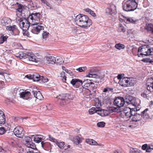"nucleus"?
Masks as SVG:
<instances>
[{"mask_svg":"<svg viewBox=\"0 0 153 153\" xmlns=\"http://www.w3.org/2000/svg\"><path fill=\"white\" fill-rule=\"evenodd\" d=\"M144 43H145L146 44H148V45H146V44H144L143 45H142V48H143V49H146V48H147V49H149L150 47L149 45V43H150V42L149 41V40H148L147 41V42H144Z\"/></svg>","mask_w":153,"mask_h":153,"instance_id":"nucleus-48","label":"nucleus"},{"mask_svg":"<svg viewBox=\"0 0 153 153\" xmlns=\"http://www.w3.org/2000/svg\"><path fill=\"white\" fill-rule=\"evenodd\" d=\"M46 59L48 63L52 64L55 63V58L53 56H47L46 57Z\"/></svg>","mask_w":153,"mask_h":153,"instance_id":"nucleus-23","label":"nucleus"},{"mask_svg":"<svg viewBox=\"0 0 153 153\" xmlns=\"http://www.w3.org/2000/svg\"><path fill=\"white\" fill-rule=\"evenodd\" d=\"M40 75L36 73H33V80L34 81H38L39 80Z\"/></svg>","mask_w":153,"mask_h":153,"instance_id":"nucleus-31","label":"nucleus"},{"mask_svg":"<svg viewBox=\"0 0 153 153\" xmlns=\"http://www.w3.org/2000/svg\"><path fill=\"white\" fill-rule=\"evenodd\" d=\"M39 23L38 24L31 23V25H30V28L32 33L34 34H38L41 30L44 29V27L39 25Z\"/></svg>","mask_w":153,"mask_h":153,"instance_id":"nucleus-6","label":"nucleus"},{"mask_svg":"<svg viewBox=\"0 0 153 153\" xmlns=\"http://www.w3.org/2000/svg\"><path fill=\"white\" fill-rule=\"evenodd\" d=\"M113 91V89L108 87H107L105 88H104L102 91L103 92H107L108 93H109L110 92H112Z\"/></svg>","mask_w":153,"mask_h":153,"instance_id":"nucleus-37","label":"nucleus"},{"mask_svg":"<svg viewBox=\"0 0 153 153\" xmlns=\"http://www.w3.org/2000/svg\"><path fill=\"white\" fill-rule=\"evenodd\" d=\"M126 29L122 24H120L119 25V27L118 29V31L119 32H125L126 31Z\"/></svg>","mask_w":153,"mask_h":153,"instance_id":"nucleus-40","label":"nucleus"},{"mask_svg":"<svg viewBox=\"0 0 153 153\" xmlns=\"http://www.w3.org/2000/svg\"><path fill=\"white\" fill-rule=\"evenodd\" d=\"M86 76L89 77H91L92 78H96L100 77L98 75L96 74H89L87 75H86Z\"/></svg>","mask_w":153,"mask_h":153,"instance_id":"nucleus-49","label":"nucleus"},{"mask_svg":"<svg viewBox=\"0 0 153 153\" xmlns=\"http://www.w3.org/2000/svg\"><path fill=\"white\" fill-rule=\"evenodd\" d=\"M2 77L4 78L7 82H10L12 81V79H11L8 76L6 75L4 76V74L2 76Z\"/></svg>","mask_w":153,"mask_h":153,"instance_id":"nucleus-55","label":"nucleus"},{"mask_svg":"<svg viewBox=\"0 0 153 153\" xmlns=\"http://www.w3.org/2000/svg\"><path fill=\"white\" fill-rule=\"evenodd\" d=\"M13 6L15 8L16 11L20 13H22V11L25 9V6L18 2L13 5Z\"/></svg>","mask_w":153,"mask_h":153,"instance_id":"nucleus-13","label":"nucleus"},{"mask_svg":"<svg viewBox=\"0 0 153 153\" xmlns=\"http://www.w3.org/2000/svg\"><path fill=\"white\" fill-rule=\"evenodd\" d=\"M48 80V78L45 76H40V79L39 81H41L43 83L47 82Z\"/></svg>","mask_w":153,"mask_h":153,"instance_id":"nucleus-47","label":"nucleus"},{"mask_svg":"<svg viewBox=\"0 0 153 153\" xmlns=\"http://www.w3.org/2000/svg\"><path fill=\"white\" fill-rule=\"evenodd\" d=\"M11 22V20L8 18H5L2 19L1 23L4 25H7L10 24Z\"/></svg>","mask_w":153,"mask_h":153,"instance_id":"nucleus-26","label":"nucleus"},{"mask_svg":"<svg viewBox=\"0 0 153 153\" xmlns=\"http://www.w3.org/2000/svg\"><path fill=\"white\" fill-rule=\"evenodd\" d=\"M40 17V13H36L30 14L29 16L27 18L28 19V20L30 21L31 23L38 24L39 23Z\"/></svg>","mask_w":153,"mask_h":153,"instance_id":"nucleus-4","label":"nucleus"},{"mask_svg":"<svg viewBox=\"0 0 153 153\" xmlns=\"http://www.w3.org/2000/svg\"><path fill=\"white\" fill-rule=\"evenodd\" d=\"M133 31H132L131 30H129L128 31V34L129 35V36H131V37H132L134 36L133 35Z\"/></svg>","mask_w":153,"mask_h":153,"instance_id":"nucleus-62","label":"nucleus"},{"mask_svg":"<svg viewBox=\"0 0 153 153\" xmlns=\"http://www.w3.org/2000/svg\"><path fill=\"white\" fill-rule=\"evenodd\" d=\"M95 105L96 108H99L101 105V102L99 100H98L96 102Z\"/></svg>","mask_w":153,"mask_h":153,"instance_id":"nucleus-57","label":"nucleus"},{"mask_svg":"<svg viewBox=\"0 0 153 153\" xmlns=\"http://www.w3.org/2000/svg\"><path fill=\"white\" fill-rule=\"evenodd\" d=\"M60 74L62 82H65L66 80V77L65 75V72L62 71L61 73Z\"/></svg>","mask_w":153,"mask_h":153,"instance_id":"nucleus-42","label":"nucleus"},{"mask_svg":"<svg viewBox=\"0 0 153 153\" xmlns=\"http://www.w3.org/2000/svg\"><path fill=\"white\" fill-rule=\"evenodd\" d=\"M124 78L125 79L126 82L127 84V87L133 85L134 83L133 82H131L132 81V80H131L130 78L124 77Z\"/></svg>","mask_w":153,"mask_h":153,"instance_id":"nucleus-32","label":"nucleus"},{"mask_svg":"<svg viewBox=\"0 0 153 153\" xmlns=\"http://www.w3.org/2000/svg\"><path fill=\"white\" fill-rule=\"evenodd\" d=\"M106 13L110 14H112L114 13L116 11V7L114 5H112L111 6L110 8H107L105 9Z\"/></svg>","mask_w":153,"mask_h":153,"instance_id":"nucleus-16","label":"nucleus"},{"mask_svg":"<svg viewBox=\"0 0 153 153\" xmlns=\"http://www.w3.org/2000/svg\"><path fill=\"white\" fill-rule=\"evenodd\" d=\"M134 0H125L122 3L123 9L126 11H134Z\"/></svg>","mask_w":153,"mask_h":153,"instance_id":"nucleus-3","label":"nucleus"},{"mask_svg":"<svg viewBox=\"0 0 153 153\" xmlns=\"http://www.w3.org/2000/svg\"><path fill=\"white\" fill-rule=\"evenodd\" d=\"M29 145H30L29 146H27V147L30 148L34 150L37 149L36 145L32 142L29 144Z\"/></svg>","mask_w":153,"mask_h":153,"instance_id":"nucleus-54","label":"nucleus"},{"mask_svg":"<svg viewBox=\"0 0 153 153\" xmlns=\"http://www.w3.org/2000/svg\"><path fill=\"white\" fill-rule=\"evenodd\" d=\"M125 102L124 99L120 97H116L114 101V104L119 108L123 106Z\"/></svg>","mask_w":153,"mask_h":153,"instance_id":"nucleus-9","label":"nucleus"},{"mask_svg":"<svg viewBox=\"0 0 153 153\" xmlns=\"http://www.w3.org/2000/svg\"><path fill=\"white\" fill-rule=\"evenodd\" d=\"M98 108H95V107H92L89 110V113L90 114H92L95 113L97 114L98 111Z\"/></svg>","mask_w":153,"mask_h":153,"instance_id":"nucleus-38","label":"nucleus"},{"mask_svg":"<svg viewBox=\"0 0 153 153\" xmlns=\"http://www.w3.org/2000/svg\"><path fill=\"white\" fill-rule=\"evenodd\" d=\"M151 59L149 58L146 57L143 58L141 60V61L144 63H150V62H151Z\"/></svg>","mask_w":153,"mask_h":153,"instance_id":"nucleus-50","label":"nucleus"},{"mask_svg":"<svg viewBox=\"0 0 153 153\" xmlns=\"http://www.w3.org/2000/svg\"><path fill=\"white\" fill-rule=\"evenodd\" d=\"M87 69V67L85 66L80 67L76 69V70L78 71L79 72H82L85 71V70Z\"/></svg>","mask_w":153,"mask_h":153,"instance_id":"nucleus-52","label":"nucleus"},{"mask_svg":"<svg viewBox=\"0 0 153 153\" xmlns=\"http://www.w3.org/2000/svg\"><path fill=\"white\" fill-rule=\"evenodd\" d=\"M145 28L150 33L153 34V24L152 23L146 24Z\"/></svg>","mask_w":153,"mask_h":153,"instance_id":"nucleus-25","label":"nucleus"},{"mask_svg":"<svg viewBox=\"0 0 153 153\" xmlns=\"http://www.w3.org/2000/svg\"><path fill=\"white\" fill-rule=\"evenodd\" d=\"M83 82L78 79H73L71 81V83L76 88H78L79 86L82 85Z\"/></svg>","mask_w":153,"mask_h":153,"instance_id":"nucleus-12","label":"nucleus"},{"mask_svg":"<svg viewBox=\"0 0 153 153\" xmlns=\"http://www.w3.org/2000/svg\"><path fill=\"white\" fill-rule=\"evenodd\" d=\"M5 121V117L4 114L0 115V124H4Z\"/></svg>","mask_w":153,"mask_h":153,"instance_id":"nucleus-45","label":"nucleus"},{"mask_svg":"<svg viewBox=\"0 0 153 153\" xmlns=\"http://www.w3.org/2000/svg\"><path fill=\"white\" fill-rule=\"evenodd\" d=\"M88 80H86L85 81H83V82L84 83L85 85H84V87L85 88L87 87L88 88L89 87H91L92 88H97V86L95 85H93V82H88Z\"/></svg>","mask_w":153,"mask_h":153,"instance_id":"nucleus-21","label":"nucleus"},{"mask_svg":"<svg viewBox=\"0 0 153 153\" xmlns=\"http://www.w3.org/2000/svg\"><path fill=\"white\" fill-rule=\"evenodd\" d=\"M6 29L10 31L11 34L13 35L16 36L19 32L17 27L15 25L7 26Z\"/></svg>","mask_w":153,"mask_h":153,"instance_id":"nucleus-10","label":"nucleus"},{"mask_svg":"<svg viewBox=\"0 0 153 153\" xmlns=\"http://www.w3.org/2000/svg\"><path fill=\"white\" fill-rule=\"evenodd\" d=\"M145 114L143 115V113H141V114H137L139 116V119H141V118H146L147 119H151L150 117L149 114L147 113H145Z\"/></svg>","mask_w":153,"mask_h":153,"instance_id":"nucleus-28","label":"nucleus"},{"mask_svg":"<svg viewBox=\"0 0 153 153\" xmlns=\"http://www.w3.org/2000/svg\"><path fill=\"white\" fill-rule=\"evenodd\" d=\"M115 47L117 49L120 50L121 49L124 48L125 46L123 44L119 43L115 45Z\"/></svg>","mask_w":153,"mask_h":153,"instance_id":"nucleus-41","label":"nucleus"},{"mask_svg":"<svg viewBox=\"0 0 153 153\" xmlns=\"http://www.w3.org/2000/svg\"><path fill=\"white\" fill-rule=\"evenodd\" d=\"M64 71L70 76H72L73 75V73L70 70L68 69H64Z\"/></svg>","mask_w":153,"mask_h":153,"instance_id":"nucleus-63","label":"nucleus"},{"mask_svg":"<svg viewBox=\"0 0 153 153\" xmlns=\"http://www.w3.org/2000/svg\"><path fill=\"white\" fill-rule=\"evenodd\" d=\"M127 109H129V111L125 112V116L127 118H130L131 116H134L132 114V111H134V108H127Z\"/></svg>","mask_w":153,"mask_h":153,"instance_id":"nucleus-22","label":"nucleus"},{"mask_svg":"<svg viewBox=\"0 0 153 153\" xmlns=\"http://www.w3.org/2000/svg\"><path fill=\"white\" fill-rule=\"evenodd\" d=\"M20 25L22 26L23 27V30L24 31H27L29 27L30 28L31 22L30 20H28V19L27 17H24L20 19Z\"/></svg>","mask_w":153,"mask_h":153,"instance_id":"nucleus-5","label":"nucleus"},{"mask_svg":"<svg viewBox=\"0 0 153 153\" xmlns=\"http://www.w3.org/2000/svg\"><path fill=\"white\" fill-rule=\"evenodd\" d=\"M97 114L103 117L108 116L109 114V112L108 110L98 108Z\"/></svg>","mask_w":153,"mask_h":153,"instance_id":"nucleus-15","label":"nucleus"},{"mask_svg":"<svg viewBox=\"0 0 153 153\" xmlns=\"http://www.w3.org/2000/svg\"><path fill=\"white\" fill-rule=\"evenodd\" d=\"M100 78L99 77L96 78H92V79L89 80V81H92L91 82H93L92 85H94V82L98 83L100 81Z\"/></svg>","mask_w":153,"mask_h":153,"instance_id":"nucleus-46","label":"nucleus"},{"mask_svg":"<svg viewBox=\"0 0 153 153\" xmlns=\"http://www.w3.org/2000/svg\"><path fill=\"white\" fill-rule=\"evenodd\" d=\"M142 149L143 150L146 151L147 153H150L152 151L151 147H150V144L147 143L143 144L141 146Z\"/></svg>","mask_w":153,"mask_h":153,"instance_id":"nucleus-17","label":"nucleus"},{"mask_svg":"<svg viewBox=\"0 0 153 153\" xmlns=\"http://www.w3.org/2000/svg\"><path fill=\"white\" fill-rule=\"evenodd\" d=\"M73 141L75 144H78L80 142V138L78 137H75L73 138Z\"/></svg>","mask_w":153,"mask_h":153,"instance_id":"nucleus-44","label":"nucleus"},{"mask_svg":"<svg viewBox=\"0 0 153 153\" xmlns=\"http://www.w3.org/2000/svg\"><path fill=\"white\" fill-rule=\"evenodd\" d=\"M69 95L68 94H61L59 95L57 98L58 99L62 100V99H68Z\"/></svg>","mask_w":153,"mask_h":153,"instance_id":"nucleus-29","label":"nucleus"},{"mask_svg":"<svg viewBox=\"0 0 153 153\" xmlns=\"http://www.w3.org/2000/svg\"><path fill=\"white\" fill-rule=\"evenodd\" d=\"M148 52L150 54V56L152 54H153V47L152 48L150 47L149 49H148L146 51V53H148Z\"/></svg>","mask_w":153,"mask_h":153,"instance_id":"nucleus-58","label":"nucleus"},{"mask_svg":"<svg viewBox=\"0 0 153 153\" xmlns=\"http://www.w3.org/2000/svg\"><path fill=\"white\" fill-rule=\"evenodd\" d=\"M123 17L124 18L123 19L124 22L126 23H133L134 22V20L133 19V18H131L128 17H125L123 16Z\"/></svg>","mask_w":153,"mask_h":153,"instance_id":"nucleus-30","label":"nucleus"},{"mask_svg":"<svg viewBox=\"0 0 153 153\" xmlns=\"http://www.w3.org/2000/svg\"><path fill=\"white\" fill-rule=\"evenodd\" d=\"M32 93L33 94L34 97L39 100H42L43 97L39 91H36L33 90L32 91Z\"/></svg>","mask_w":153,"mask_h":153,"instance_id":"nucleus-18","label":"nucleus"},{"mask_svg":"<svg viewBox=\"0 0 153 153\" xmlns=\"http://www.w3.org/2000/svg\"><path fill=\"white\" fill-rule=\"evenodd\" d=\"M125 102L127 103L131 104L134 106V98L131 97L127 96L124 100Z\"/></svg>","mask_w":153,"mask_h":153,"instance_id":"nucleus-24","label":"nucleus"},{"mask_svg":"<svg viewBox=\"0 0 153 153\" xmlns=\"http://www.w3.org/2000/svg\"><path fill=\"white\" fill-rule=\"evenodd\" d=\"M80 93L82 94L83 95L88 96L90 91V90L82 86L79 89Z\"/></svg>","mask_w":153,"mask_h":153,"instance_id":"nucleus-20","label":"nucleus"},{"mask_svg":"<svg viewBox=\"0 0 153 153\" xmlns=\"http://www.w3.org/2000/svg\"><path fill=\"white\" fill-rule=\"evenodd\" d=\"M55 63L60 65L64 62V61L63 60L62 58L59 56H56L55 58Z\"/></svg>","mask_w":153,"mask_h":153,"instance_id":"nucleus-34","label":"nucleus"},{"mask_svg":"<svg viewBox=\"0 0 153 153\" xmlns=\"http://www.w3.org/2000/svg\"><path fill=\"white\" fill-rule=\"evenodd\" d=\"M134 153H142V151L138 149L134 148Z\"/></svg>","mask_w":153,"mask_h":153,"instance_id":"nucleus-64","label":"nucleus"},{"mask_svg":"<svg viewBox=\"0 0 153 153\" xmlns=\"http://www.w3.org/2000/svg\"><path fill=\"white\" fill-rule=\"evenodd\" d=\"M125 80V79L124 77L123 79L120 80L119 83L120 85L124 87H127V84L126 83Z\"/></svg>","mask_w":153,"mask_h":153,"instance_id":"nucleus-36","label":"nucleus"},{"mask_svg":"<svg viewBox=\"0 0 153 153\" xmlns=\"http://www.w3.org/2000/svg\"><path fill=\"white\" fill-rule=\"evenodd\" d=\"M147 89L151 93L153 92V78H151L147 79L146 81Z\"/></svg>","mask_w":153,"mask_h":153,"instance_id":"nucleus-11","label":"nucleus"},{"mask_svg":"<svg viewBox=\"0 0 153 153\" xmlns=\"http://www.w3.org/2000/svg\"><path fill=\"white\" fill-rule=\"evenodd\" d=\"M16 56L19 58L20 59H27L29 61L35 62L36 60L35 56L33 54H31L30 53H26L20 52L16 54Z\"/></svg>","mask_w":153,"mask_h":153,"instance_id":"nucleus-2","label":"nucleus"},{"mask_svg":"<svg viewBox=\"0 0 153 153\" xmlns=\"http://www.w3.org/2000/svg\"><path fill=\"white\" fill-rule=\"evenodd\" d=\"M5 128L4 127H0V134L2 135L4 134L6 131Z\"/></svg>","mask_w":153,"mask_h":153,"instance_id":"nucleus-56","label":"nucleus"},{"mask_svg":"<svg viewBox=\"0 0 153 153\" xmlns=\"http://www.w3.org/2000/svg\"><path fill=\"white\" fill-rule=\"evenodd\" d=\"M105 123L103 121L98 122L97 123V126L99 127L103 128L105 126Z\"/></svg>","mask_w":153,"mask_h":153,"instance_id":"nucleus-53","label":"nucleus"},{"mask_svg":"<svg viewBox=\"0 0 153 153\" xmlns=\"http://www.w3.org/2000/svg\"><path fill=\"white\" fill-rule=\"evenodd\" d=\"M49 137L50 139L53 142H54L55 143L57 142V140L52 137L51 135H49Z\"/></svg>","mask_w":153,"mask_h":153,"instance_id":"nucleus-60","label":"nucleus"},{"mask_svg":"<svg viewBox=\"0 0 153 153\" xmlns=\"http://www.w3.org/2000/svg\"><path fill=\"white\" fill-rule=\"evenodd\" d=\"M85 11L88 13L89 14L92 16H93L94 17L96 16L95 13L93 11L91 10L89 8H86L84 10Z\"/></svg>","mask_w":153,"mask_h":153,"instance_id":"nucleus-43","label":"nucleus"},{"mask_svg":"<svg viewBox=\"0 0 153 153\" xmlns=\"http://www.w3.org/2000/svg\"><path fill=\"white\" fill-rule=\"evenodd\" d=\"M140 103H137L136 100V97H134V122H137L140 120L141 119H139V116L137 114H141L138 113L137 111H139L141 108V106L140 105V100H139Z\"/></svg>","mask_w":153,"mask_h":153,"instance_id":"nucleus-7","label":"nucleus"},{"mask_svg":"<svg viewBox=\"0 0 153 153\" xmlns=\"http://www.w3.org/2000/svg\"><path fill=\"white\" fill-rule=\"evenodd\" d=\"M74 21L76 25L85 29L88 28L92 23L91 20L87 16L81 14L77 15Z\"/></svg>","mask_w":153,"mask_h":153,"instance_id":"nucleus-1","label":"nucleus"},{"mask_svg":"<svg viewBox=\"0 0 153 153\" xmlns=\"http://www.w3.org/2000/svg\"><path fill=\"white\" fill-rule=\"evenodd\" d=\"M41 146L44 149H46V150H48L51 147L50 144L48 142H44V141L41 142Z\"/></svg>","mask_w":153,"mask_h":153,"instance_id":"nucleus-27","label":"nucleus"},{"mask_svg":"<svg viewBox=\"0 0 153 153\" xmlns=\"http://www.w3.org/2000/svg\"><path fill=\"white\" fill-rule=\"evenodd\" d=\"M13 132L16 137L22 138H23L25 133L23 128L19 126L16 127L14 129Z\"/></svg>","mask_w":153,"mask_h":153,"instance_id":"nucleus-8","label":"nucleus"},{"mask_svg":"<svg viewBox=\"0 0 153 153\" xmlns=\"http://www.w3.org/2000/svg\"><path fill=\"white\" fill-rule=\"evenodd\" d=\"M44 136L42 135H36L34 137L33 140L36 143H39L42 142V140L43 139Z\"/></svg>","mask_w":153,"mask_h":153,"instance_id":"nucleus-19","label":"nucleus"},{"mask_svg":"<svg viewBox=\"0 0 153 153\" xmlns=\"http://www.w3.org/2000/svg\"><path fill=\"white\" fill-rule=\"evenodd\" d=\"M49 33L46 32H44L42 33V36L43 39H46L48 36Z\"/></svg>","mask_w":153,"mask_h":153,"instance_id":"nucleus-59","label":"nucleus"},{"mask_svg":"<svg viewBox=\"0 0 153 153\" xmlns=\"http://www.w3.org/2000/svg\"><path fill=\"white\" fill-rule=\"evenodd\" d=\"M56 144L61 149H62L65 145V143L63 142H59L57 141Z\"/></svg>","mask_w":153,"mask_h":153,"instance_id":"nucleus-51","label":"nucleus"},{"mask_svg":"<svg viewBox=\"0 0 153 153\" xmlns=\"http://www.w3.org/2000/svg\"><path fill=\"white\" fill-rule=\"evenodd\" d=\"M7 37L8 36H4L3 34L0 35V45L6 41Z\"/></svg>","mask_w":153,"mask_h":153,"instance_id":"nucleus-35","label":"nucleus"},{"mask_svg":"<svg viewBox=\"0 0 153 153\" xmlns=\"http://www.w3.org/2000/svg\"><path fill=\"white\" fill-rule=\"evenodd\" d=\"M70 99L68 98V99H62L60 101V105H65L68 104L69 102Z\"/></svg>","mask_w":153,"mask_h":153,"instance_id":"nucleus-39","label":"nucleus"},{"mask_svg":"<svg viewBox=\"0 0 153 153\" xmlns=\"http://www.w3.org/2000/svg\"><path fill=\"white\" fill-rule=\"evenodd\" d=\"M33 73H31L29 74H28L25 76V77L29 79H33Z\"/></svg>","mask_w":153,"mask_h":153,"instance_id":"nucleus-61","label":"nucleus"},{"mask_svg":"<svg viewBox=\"0 0 153 153\" xmlns=\"http://www.w3.org/2000/svg\"><path fill=\"white\" fill-rule=\"evenodd\" d=\"M31 93L28 91H24L20 93V97L25 100L31 99Z\"/></svg>","mask_w":153,"mask_h":153,"instance_id":"nucleus-14","label":"nucleus"},{"mask_svg":"<svg viewBox=\"0 0 153 153\" xmlns=\"http://www.w3.org/2000/svg\"><path fill=\"white\" fill-rule=\"evenodd\" d=\"M25 144L26 146H29V144L32 142V139L29 136L26 137L25 138Z\"/></svg>","mask_w":153,"mask_h":153,"instance_id":"nucleus-33","label":"nucleus"}]
</instances>
